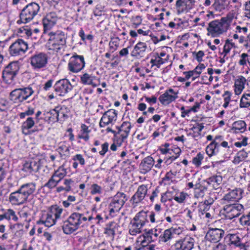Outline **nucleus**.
<instances>
[{"mask_svg":"<svg viewBox=\"0 0 250 250\" xmlns=\"http://www.w3.org/2000/svg\"><path fill=\"white\" fill-rule=\"evenodd\" d=\"M90 132V129L88 126L85 124H82L81 126V130L78 134L79 139H83L85 141H87L89 139V134Z\"/></svg>","mask_w":250,"mask_h":250,"instance_id":"nucleus-40","label":"nucleus"},{"mask_svg":"<svg viewBox=\"0 0 250 250\" xmlns=\"http://www.w3.org/2000/svg\"><path fill=\"white\" fill-rule=\"evenodd\" d=\"M8 71L16 75L19 70V66L18 63L16 62H13L10 63L5 68Z\"/></svg>","mask_w":250,"mask_h":250,"instance_id":"nucleus-53","label":"nucleus"},{"mask_svg":"<svg viewBox=\"0 0 250 250\" xmlns=\"http://www.w3.org/2000/svg\"><path fill=\"white\" fill-rule=\"evenodd\" d=\"M47 35L48 44L50 49L59 51L65 47L67 37L63 31L49 32Z\"/></svg>","mask_w":250,"mask_h":250,"instance_id":"nucleus-7","label":"nucleus"},{"mask_svg":"<svg viewBox=\"0 0 250 250\" xmlns=\"http://www.w3.org/2000/svg\"><path fill=\"white\" fill-rule=\"evenodd\" d=\"M103 192V189L101 186H99L97 184H93L91 186L90 188V193L92 195L96 194H102Z\"/></svg>","mask_w":250,"mask_h":250,"instance_id":"nucleus-63","label":"nucleus"},{"mask_svg":"<svg viewBox=\"0 0 250 250\" xmlns=\"http://www.w3.org/2000/svg\"><path fill=\"white\" fill-rule=\"evenodd\" d=\"M117 111L114 109H110L105 112L101 118L99 125L101 127L114 125L117 119Z\"/></svg>","mask_w":250,"mask_h":250,"instance_id":"nucleus-18","label":"nucleus"},{"mask_svg":"<svg viewBox=\"0 0 250 250\" xmlns=\"http://www.w3.org/2000/svg\"><path fill=\"white\" fill-rule=\"evenodd\" d=\"M67 172L63 166L60 167L57 170L55 171L53 175L60 181L65 176Z\"/></svg>","mask_w":250,"mask_h":250,"instance_id":"nucleus-51","label":"nucleus"},{"mask_svg":"<svg viewBox=\"0 0 250 250\" xmlns=\"http://www.w3.org/2000/svg\"><path fill=\"white\" fill-rule=\"evenodd\" d=\"M10 202L13 205H20L24 203L27 198L23 193L19 191V188L17 191L12 192L9 196Z\"/></svg>","mask_w":250,"mask_h":250,"instance_id":"nucleus-27","label":"nucleus"},{"mask_svg":"<svg viewBox=\"0 0 250 250\" xmlns=\"http://www.w3.org/2000/svg\"><path fill=\"white\" fill-rule=\"evenodd\" d=\"M233 18V14H229L220 20H214L209 23L207 28V35L216 37L226 32Z\"/></svg>","mask_w":250,"mask_h":250,"instance_id":"nucleus-2","label":"nucleus"},{"mask_svg":"<svg viewBox=\"0 0 250 250\" xmlns=\"http://www.w3.org/2000/svg\"><path fill=\"white\" fill-rule=\"evenodd\" d=\"M235 43L232 40H227L224 45L223 52L224 56L227 55L231 50L232 48L235 47Z\"/></svg>","mask_w":250,"mask_h":250,"instance_id":"nucleus-56","label":"nucleus"},{"mask_svg":"<svg viewBox=\"0 0 250 250\" xmlns=\"http://www.w3.org/2000/svg\"><path fill=\"white\" fill-rule=\"evenodd\" d=\"M243 193V190L240 188L230 190L225 194L221 199L222 203L226 204L231 202H238L242 198Z\"/></svg>","mask_w":250,"mask_h":250,"instance_id":"nucleus-20","label":"nucleus"},{"mask_svg":"<svg viewBox=\"0 0 250 250\" xmlns=\"http://www.w3.org/2000/svg\"><path fill=\"white\" fill-rule=\"evenodd\" d=\"M16 75L4 69L2 73L3 80L5 83L11 84L13 83Z\"/></svg>","mask_w":250,"mask_h":250,"instance_id":"nucleus-50","label":"nucleus"},{"mask_svg":"<svg viewBox=\"0 0 250 250\" xmlns=\"http://www.w3.org/2000/svg\"><path fill=\"white\" fill-rule=\"evenodd\" d=\"M222 181V176L220 175H214L208 178L207 180V183L214 188H217L221 184Z\"/></svg>","mask_w":250,"mask_h":250,"instance_id":"nucleus-44","label":"nucleus"},{"mask_svg":"<svg viewBox=\"0 0 250 250\" xmlns=\"http://www.w3.org/2000/svg\"><path fill=\"white\" fill-rule=\"evenodd\" d=\"M163 60L164 59H163ZM165 62L163 61V59L160 58V57L155 53L152 56L150 62L151 64V67L156 66L157 68H159L160 66Z\"/></svg>","mask_w":250,"mask_h":250,"instance_id":"nucleus-49","label":"nucleus"},{"mask_svg":"<svg viewBox=\"0 0 250 250\" xmlns=\"http://www.w3.org/2000/svg\"><path fill=\"white\" fill-rule=\"evenodd\" d=\"M246 127L247 125L244 121L239 120L232 124L231 130L235 133H243L246 130Z\"/></svg>","mask_w":250,"mask_h":250,"instance_id":"nucleus-34","label":"nucleus"},{"mask_svg":"<svg viewBox=\"0 0 250 250\" xmlns=\"http://www.w3.org/2000/svg\"><path fill=\"white\" fill-rule=\"evenodd\" d=\"M147 49V46L146 42H139L134 46L131 52L132 57L136 58L143 57Z\"/></svg>","mask_w":250,"mask_h":250,"instance_id":"nucleus-26","label":"nucleus"},{"mask_svg":"<svg viewBox=\"0 0 250 250\" xmlns=\"http://www.w3.org/2000/svg\"><path fill=\"white\" fill-rule=\"evenodd\" d=\"M44 120L49 123H53L58 121L59 115L57 114L56 107L45 111L44 113Z\"/></svg>","mask_w":250,"mask_h":250,"instance_id":"nucleus-35","label":"nucleus"},{"mask_svg":"<svg viewBox=\"0 0 250 250\" xmlns=\"http://www.w3.org/2000/svg\"><path fill=\"white\" fill-rule=\"evenodd\" d=\"M6 162L0 160V183L4 179L6 175Z\"/></svg>","mask_w":250,"mask_h":250,"instance_id":"nucleus-54","label":"nucleus"},{"mask_svg":"<svg viewBox=\"0 0 250 250\" xmlns=\"http://www.w3.org/2000/svg\"><path fill=\"white\" fill-rule=\"evenodd\" d=\"M231 93L229 91H226L223 95L224 103L223 104V107L226 108L229 106V103L231 100Z\"/></svg>","mask_w":250,"mask_h":250,"instance_id":"nucleus-61","label":"nucleus"},{"mask_svg":"<svg viewBox=\"0 0 250 250\" xmlns=\"http://www.w3.org/2000/svg\"><path fill=\"white\" fill-rule=\"evenodd\" d=\"M41 166V160L38 158L32 159L25 163L23 167V170L32 173L37 172Z\"/></svg>","mask_w":250,"mask_h":250,"instance_id":"nucleus-24","label":"nucleus"},{"mask_svg":"<svg viewBox=\"0 0 250 250\" xmlns=\"http://www.w3.org/2000/svg\"><path fill=\"white\" fill-rule=\"evenodd\" d=\"M224 234V231L220 229H210L206 235V239L212 243L219 242Z\"/></svg>","mask_w":250,"mask_h":250,"instance_id":"nucleus-23","label":"nucleus"},{"mask_svg":"<svg viewBox=\"0 0 250 250\" xmlns=\"http://www.w3.org/2000/svg\"><path fill=\"white\" fill-rule=\"evenodd\" d=\"M148 188L147 185H142L140 186L135 194L132 197L133 202L135 203H138L142 201L145 197Z\"/></svg>","mask_w":250,"mask_h":250,"instance_id":"nucleus-30","label":"nucleus"},{"mask_svg":"<svg viewBox=\"0 0 250 250\" xmlns=\"http://www.w3.org/2000/svg\"><path fill=\"white\" fill-rule=\"evenodd\" d=\"M159 150L161 154L166 155L164 161L167 165H170L178 158L181 152V150L179 147L169 143L162 145L159 147Z\"/></svg>","mask_w":250,"mask_h":250,"instance_id":"nucleus-8","label":"nucleus"},{"mask_svg":"<svg viewBox=\"0 0 250 250\" xmlns=\"http://www.w3.org/2000/svg\"><path fill=\"white\" fill-rule=\"evenodd\" d=\"M204 126L202 124H197L189 129H186L187 134L194 139L199 138Z\"/></svg>","mask_w":250,"mask_h":250,"instance_id":"nucleus-32","label":"nucleus"},{"mask_svg":"<svg viewBox=\"0 0 250 250\" xmlns=\"http://www.w3.org/2000/svg\"><path fill=\"white\" fill-rule=\"evenodd\" d=\"M33 93L34 91L31 87L18 88L10 92L9 97L11 101L18 104L27 100Z\"/></svg>","mask_w":250,"mask_h":250,"instance_id":"nucleus-11","label":"nucleus"},{"mask_svg":"<svg viewBox=\"0 0 250 250\" xmlns=\"http://www.w3.org/2000/svg\"><path fill=\"white\" fill-rule=\"evenodd\" d=\"M146 212L147 216V223L149 222V220L153 224L160 223L163 221V219H161V218H157L151 212Z\"/></svg>","mask_w":250,"mask_h":250,"instance_id":"nucleus-57","label":"nucleus"},{"mask_svg":"<svg viewBox=\"0 0 250 250\" xmlns=\"http://www.w3.org/2000/svg\"><path fill=\"white\" fill-rule=\"evenodd\" d=\"M249 62V56L247 53H243L239 56L238 64L244 67Z\"/></svg>","mask_w":250,"mask_h":250,"instance_id":"nucleus-55","label":"nucleus"},{"mask_svg":"<svg viewBox=\"0 0 250 250\" xmlns=\"http://www.w3.org/2000/svg\"><path fill=\"white\" fill-rule=\"evenodd\" d=\"M57 114H58V121H63L68 117L69 109L65 106L56 107Z\"/></svg>","mask_w":250,"mask_h":250,"instance_id":"nucleus-41","label":"nucleus"},{"mask_svg":"<svg viewBox=\"0 0 250 250\" xmlns=\"http://www.w3.org/2000/svg\"><path fill=\"white\" fill-rule=\"evenodd\" d=\"M238 0H215L213 6L214 8L219 12L224 10H229L231 7V3H236Z\"/></svg>","mask_w":250,"mask_h":250,"instance_id":"nucleus-28","label":"nucleus"},{"mask_svg":"<svg viewBox=\"0 0 250 250\" xmlns=\"http://www.w3.org/2000/svg\"><path fill=\"white\" fill-rule=\"evenodd\" d=\"M239 221L241 225L250 227V213L241 217Z\"/></svg>","mask_w":250,"mask_h":250,"instance_id":"nucleus-64","label":"nucleus"},{"mask_svg":"<svg viewBox=\"0 0 250 250\" xmlns=\"http://www.w3.org/2000/svg\"><path fill=\"white\" fill-rule=\"evenodd\" d=\"M248 157V153L244 150L239 151L234 156L233 163L235 165H238L244 161Z\"/></svg>","mask_w":250,"mask_h":250,"instance_id":"nucleus-45","label":"nucleus"},{"mask_svg":"<svg viewBox=\"0 0 250 250\" xmlns=\"http://www.w3.org/2000/svg\"><path fill=\"white\" fill-rule=\"evenodd\" d=\"M4 217L5 219L8 221L17 222L18 220V217L16 215V212L12 209L6 210L4 213Z\"/></svg>","mask_w":250,"mask_h":250,"instance_id":"nucleus-48","label":"nucleus"},{"mask_svg":"<svg viewBox=\"0 0 250 250\" xmlns=\"http://www.w3.org/2000/svg\"><path fill=\"white\" fill-rule=\"evenodd\" d=\"M27 43L22 39H18L12 43L9 48V53L12 56L23 55L28 50Z\"/></svg>","mask_w":250,"mask_h":250,"instance_id":"nucleus-15","label":"nucleus"},{"mask_svg":"<svg viewBox=\"0 0 250 250\" xmlns=\"http://www.w3.org/2000/svg\"><path fill=\"white\" fill-rule=\"evenodd\" d=\"M195 242L194 238L186 236L184 238L176 241L173 246L175 250H192Z\"/></svg>","mask_w":250,"mask_h":250,"instance_id":"nucleus-19","label":"nucleus"},{"mask_svg":"<svg viewBox=\"0 0 250 250\" xmlns=\"http://www.w3.org/2000/svg\"><path fill=\"white\" fill-rule=\"evenodd\" d=\"M36 185L33 183H29L21 185L19 188V191H21L25 197L28 198L32 196L36 191Z\"/></svg>","mask_w":250,"mask_h":250,"instance_id":"nucleus-31","label":"nucleus"},{"mask_svg":"<svg viewBox=\"0 0 250 250\" xmlns=\"http://www.w3.org/2000/svg\"><path fill=\"white\" fill-rule=\"evenodd\" d=\"M230 243L234 245L235 247L240 249L245 248V245L242 242L241 238L235 234H229L228 235Z\"/></svg>","mask_w":250,"mask_h":250,"instance_id":"nucleus-37","label":"nucleus"},{"mask_svg":"<svg viewBox=\"0 0 250 250\" xmlns=\"http://www.w3.org/2000/svg\"><path fill=\"white\" fill-rule=\"evenodd\" d=\"M54 91L59 96H65L73 89V86L67 79L57 81L54 85Z\"/></svg>","mask_w":250,"mask_h":250,"instance_id":"nucleus-13","label":"nucleus"},{"mask_svg":"<svg viewBox=\"0 0 250 250\" xmlns=\"http://www.w3.org/2000/svg\"><path fill=\"white\" fill-rule=\"evenodd\" d=\"M179 91L169 88L159 97L160 102L164 105H167L175 101L178 97Z\"/></svg>","mask_w":250,"mask_h":250,"instance_id":"nucleus-21","label":"nucleus"},{"mask_svg":"<svg viewBox=\"0 0 250 250\" xmlns=\"http://www.w3.org/2000/svg\"><path fill=\"white\" fill-rule=\"evenodd\" d=\"M120 40L118 38H114L111 39L109 42V52L113 53L117 50L119 46Z\"/></svg>","mask_w":250,"mask_h":250,"instance_id":"nucleus-52","label":"nucleus"},{"mask_svg":"<svg viewBox=\"0 0 250 250\" xmlns=\"http://www.w3.org/2000/svg\"><path fill=\"white\" fill-rule=\"evenodd\" d=\"M161 230V229L154 228L139 235L136 240V250H141L149 243L156 241L158 239Z\"/></svg>","mask_w":250,"mask_h":250,"instance_id":"nucleus-6","label":"nucleus"},{"mask_svg":"<svg viewBox=\"0 0 250 250\" xmlns=\"http://www.w3.org/2000/svg\"><path fill=\"white\" fill-rule=\"evenodd\" d=\"M85 65L84 57L75 53L71 56L67 64L68 70L74 73H77L84 68Z\"/></svg>","mask_w":250,"mask_h":250,"instance_id":"nucleus-12","label":"nucleus"},{"mask_svg":"<svg viewBox=\"0 0 250 250\" xmlns=\"http://www.w3.org/2000/svg\"><path fill=\"white\" fill-rule=\"evenodd\" d=\"M127 200L126 195L123 192H118L112 198L109 206V215L114 217L117 215Z\"/></svg>","mask_w":250,"mask_h":250,"instance_id":"nucleus-9","label":"nucleus"},{"mask_svg":"<svg viewBox=\"0 0 250 250\" xmlns=\"http://www.w3.org/2000/svg\"><path fill=\"white\" fill-rule=\"evenodd\" d=\"M62 211V208L57 205L51 206L48 211L42 212L38 224L44 225L47 227L52 226L61 218Z\"/></svg>","mask_w":250,"mask_h":250,"instance_id":"nucleus-4","label":"nucleus"},{"mask_svg":"<svg viewBox=\"0 0 250 250\" xmlns=\"http://www.w3.org/2000/svg\"><path fill=\"white\" fill-rule=\"evenodd\" d=\"M207 188L200 184H196L194 188V197L197 199H202L205 194Z\"/></svg>","mask_w":250,"mask_h":250,"instance_id":"nucleus-39","label":"nucleus"},{"mask_svg":"<svg viewBox=\"0 0 250 250\" xmlns=\"http://www.w3.org/2000/svg\"><path fill=\"white\" fill-rule=\"evenodd\" d=\"M106 130L107 132H111L114 134V142L118 145V146H121L123 143L126 141L127 138L128 137L119 132H116L115 131H114L110 127H108Z\"/></svg>","mask_w":250,"mask_h":250,"instance_id":"nucleus-36","label":"nucleus"},{"mask_svg":"<svg viewBox=\"0 0 250 250\" xmlns=\"http://www.w3.org/2000/svg\"><path fill=\"white\" fill-rule=\"evenodd\" d=\"M182 232L180 227H171L165 229L159 236L158 242L160 244L169 242L175 237V235H179Z\"/></svg>","mask_w":250,"mask_h":250,"instance_id":"nucleus-17","label":"nucleus"},{"mask_svg":"<svg viewBox=\"0 0 250 250\" xmlns=\"http://www.w3.org/2000/svg\"><path fill=\"white\" fill-rule=\"evenodd\" d=\"M58 20V16L55 12H51L46 14L42 19V23L44 30L51 28Z\"/></svg>","mask_w":250,"mask_h":250,"instance_id":"nucleus-25","label":"nucleus"},{"mask_svg":"<svg viewBox=\"0 0 250 250\" xmlns=\"http://www.w3.org/2000/svg\"><path fill=\"white\" fill-rule=\"evenodd\" d=\"M60 182V180L52 175L48 181L45 184V187L52 189L56 187Z\"/></svg>","mask_w":250,"mask_h":250,"instance_id":"nucleus-58","label":"nucleus"},{"mask_svg":"<svg viewBox=\"0 0 250 250\" xmlns=\"http://www.w3.org/2000/svg\"><path fill=\"white\" fill-rule=\"evenodd\" d=\"M204 155L203 153L201 152L198 153L197 155L192 159L193 164L196 167H200L202 164V162L204 159Z\"/></svg>","mask_w":250,"mask_h":250,"instance_id":"nucleus-60","label":"nucleus"},{"mask_svg":"<svg viewBox=\"0 0 250 250\" xmlns=\"http://www.w3.org/2000/svg\"><path fill=\"white\" fill-rule=\"evenodd\" d=\"M31 65L35 69H40L46 67L48 62V56L45 53L40 52L33 55L30 58Z\"/></svg>","mask_w":250,"mask_h":250,"instance_id":"nucleus-16","label":"nucleus"},{"mask_svg":"<svg viewBox=\"0 0 250 250\" xmlns=\"http://www.w3.org/2000/svg\"><path fill=\"white\" fill-rule=\"evenodd\" d=\"M154 160L151 156L145 158L140 164L139 168L142 173L149 171L154 165Z\"/></svg>","mask_w":250,"mask_h":250,"instance_id":"nucleus-29","label":"nucleus"},{"mask_svg":"<svg viewBox=\"0 0 250 250\" xmlns=\"http://www.w3.org/2000/svg\"><path fill=\"white\" fill-rule=\"evenodd\" d=\"M146 212L142 210L137 213L130 221L129 226V233L136 236L142 232L143 228L147 224Z\"/></svg>","mask_w":250,"mask_h":250,"instance_id":"nucleus-5","label":"nucleus"},{"mask_svg":"<svg viewBox=\"0 0 250 250\" xmlns=\"http://www.w3.org/2000/svg\"><path fill=\"white\" fill-rule=\"evenodd\" d=\"M246 88L247 91L242 94L240 100L239 106L242 108L250 107V77L246 78L242 75L237 76L234 82V94L240 95Z\"/></svg>","mask_w":250,"mask_h":250,"instance_id":"nucleus-1","label":"nucleus"},{"mask_svg":"<svg viewBox=\"0 0 250 250\" xmlns=\"http://www.w3.org/2000/svg\"><path fill=\"white\" fill-rule=\"evenodd\" d=\"M131 128V124L129 122H124L119 128L118 132L128 137Z\"/></svg>","mask_w":250,"mask_h":250,"instance_id":"nucleus-47","label":"nucleus"},{"mask_svg":"<svg viewBox=\"0 0 250 250\" xmlns=\"http://www.w3.org/2000/svg\"><path fill=\"white\" fill-rule=\"evenodd\" d=\"M87 220L83 214L78 212L72 213L63 223L62 229L65 234H71L82 227Z\"/></svg>","mask_w":250,"mask_h":250,"instance_id":"nucleus-3","label":"nucleus"},{"mask_svg":"<svg viewBox=\"0 0 250 250\" xmlns=\"http://www.w3.org/2000/svg\"><path fill=\"white\" fill-rule=\"evenodd\" d=\"M81 82L84 85H90L94 87L97 84L95 83L96 77L92 74L85 73L81 76Z\"/></svg>","mask_w":250,"mask_h":250,"instance_id":"nucleus-33","label":"nucleus"},{"mask_svg":"<svg viewBox=\"0 0 250 250\" xmlns=\"http://www.w3.org/2000/svg\"><path fill=\"white\" fill-rule=\"evenodd\" d=\"M219 151V148L212 142L208 145L206 148V153L209 157L216 155Z\"/></svg>","mask_w":250,"mask_h":250,"instance_id":"nucleus-42","label":"nucleus"},{"mask_svg":"<svg viewBox=\"0 0 250 250\" xmlns=\"http://www.w3.org/2000/svg\"><path fill=\"white\" fill-rule=\"evenodd\" d=\"M198 214L201 218H204L205 213L208 211L209 207H208L203 203H199L198 205Z\"/></svg>","mask_w":250,"mask_h":250,"instance_id":"nucleus-59","label":"nucleus"},{"mask_svg":"<svg viewBox=\"0 0 250 250\" xmlns=\"http://www.w3.org/2000/svg\"><path fill=\"white\" fill-rule=\"evenodd\" d=\"M40 9L39 5L35 2L27 4L21 11L20 14V20L18 21L26 23L31 21L37 15Z\"/></svg>","mask_w":250,"mask_h":250,"instance_id":"nucleus-10","label":"nucleus"},{"mask_svg":"<svg viewBox=\"0 0 250 250\" xmlns=\"http://www.w3.org/2000/svg\"><path fill=\"white\" fill-rule=\"evenodd\" d=\"M244 210L243 206L240 204H230L223 208L224 214L229 219H232L239 216Z\"/></svg>","mask_w":250,"mask_h":250,"instance_id":"nucleus-14","label":"nucleus"},{"mask_svg":"<svg viewBox=\"0 0 250 250\" xmlns=\"http://www.w3.org/2000/svg\"><path fill=\"white\" fill-rule=\"evenodd\" d=\"M58 150L60 155L62 156H65L69 154V147L64 143H62L58 147Z\"/></svg>","mask_w":250,"mask_h":250,"instance_id":"nucleus-62","label":"nucleus"},{"mask_svg":"<svg viewBox=\"0 0 250 250\" xmlns=\"http://www.w3.org/2000/svg\"><path fill=\"white\" fill-rule=\"evenodd\" d=\"M189 197V195L184 192L177 193L173 197V199L179 204L184 203Z\"/></svg>","mask_w":250,"mask_h":250,"instance_id":"nucleus-46","label":"nucleus"},{"mask_svg":"<svg viewBox=\"0 0 250 250\" xmlns=\"http://www.w3.org/2000/svg\"><path fill=\"white\" fill-rule=\"evenodd\" d=\"M219 148L221 146L224 148H229L228 142L226 141L222 136L218 135L215 136L213 140L211 142Z\"/></svg>","mask_w":250,"mask_h":250,"instance_id":"nucleus-43","label":"nucleus"},{"mask_svg":"<svg viewBox=\"0 0 250 250\" xmlns=\"http://www.w3.org/2000/svg\"><path fill=\"white\" fill-rule=\"evenodd\" d=\"M35 121L32 117H28L26 120L21 125L22 133L24 134L29 133V129L34 126Z\"/></svg>","mask_w":250,"mask_h":250,"instance_id":"nucleus-38","label":"nucleus"},{"mask_svg":"<svg viewBox=\"0 0 250 250\" xmlns=\"http://www.w3.org/2000/svg\"><path fill=\"white\" fill-rule=\"evenodd\" d=\"M195 0H177L176 7L178 14L188 12L191 9L194 5Z\"/></svg>","mask_w":250,"mask_h":250,"instance_id":"nucleus-22","label":"nucleus"}]
</instances>
